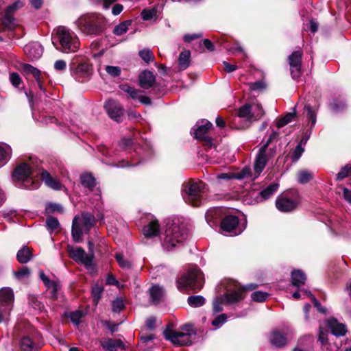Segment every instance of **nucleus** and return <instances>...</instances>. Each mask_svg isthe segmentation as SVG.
<instances>
[{
	"label": "nucleus",
	"instance_id": "ddd939ff",
	"mask_svg": "<svg viewBox=\"0 0 351 351\" xmlns=\"http://www.w3.org/2000/svg\"><path fill=\"white\" fill-rule=\"evenodd\" d=\"M293 336V332L289 327H285L282 330H275L269 336V341L273 346L281 348L285 346L289 340Z\"/></svg>",
	"mask_w": 351,
	"mask_h": 351
},
{
	"label": "nucleus",
	"instance_id": "c756f323",
	"mask_svg": "<svg viewBox=\"0 0 351 351\" xmlns=\"http://www.w3.org/2000/svg\"><path fill=\"white\" fill-rule=\"evenodd\" d=\"M276 208L281 212H290L296 207V203L285 197H278L276 201Z\"/></svg>",
	"mask_w": 351,
	"mask_h": 351
},
{
	"label": "nucleus",
	"instance_id": "c85d7f7f",
	"mask_svg": "<svg viewBox=\"0 0 351 351\" xmlns=\"http://www.w3.org/2000/svg\"><path fill=\"white\" fill-rule=\"evenodd\" d=\"M138 80L141 87L148 89L154 84L156 78L151 71H144L139 75Z\"/></svg>",
	"mask_w": 351,
	"mask_h": 351
},
{
	"label": "nucleus",
	"instance_id": "72a5a7b5",
	"mask_svg": "<svg viewBox=\"0 0 351 351\" xmlns=\"http://www.w3.org/2000/svg\"><path fill=\"white\" fill-rule=\"evenodd\" d=\"M32 258V252L27 246H23L16 254L17 261L22 264L27 263Z\"/></svg>",
	"mask_w": 351,
	"mask_h": 351
},
{
	"label": "nucleus",
	"instance_id": "bb28decb",
	"mask_svg": "<svg viewBox=\"0 0 351 351\" xmlns=\"http://www.w3.org/2000/svg\"><path fill=\"white\" fill-rule=\"evenodd\" d=\"M102 348L106 351H117L119 349L125 350V346L120 339L107 338L101 341Z\"/></svg>",
	"mask_w": 351,
	"mask_h": 351
},
{
	"label": "nucleus",
	"instance_id": "a878e982",
	"mask_svg": "<svg viewBox=\"0 0 351 351\" xmlns=\"http://www.w3.org/2000/svg\"><path fill=\"white\" fill-rule=\"evenodd\" d=\"M143 235L146 238H154L160 235V228L157 219L151 220L143 228Z\"/></svg>",
	"mask_w": 351,
	"mask_h": 351
},
{
	"label": "nucleus",
	"instance_id": "2eb2a0df",
	"mask_svg": "<svg viewBox=\"0 0 351 351\" xmlns=\"http://www.w3.org/2000/svg\"><path fill=\"white\" fill-rule=\"evenodd\" d=\"M302 56L301 51H295L288 57L291 75L295 80H298L302 75Z\"/></svg>",
	"mask_w": 351,
	"mask_h": 351
},
{
	"label": "nucleus",
	"instance_id": "0eeeda50",
	"mask_svg": "<svg viewBox=\"0 0 351 351\" xmlns=\"http://www.w3.org/2000/svg\"><path fill=\"white\" fill-rule=\"evenodd\" d=\"M245 290L239 285H234L232 290H229L220 297H217L213 300V311L215 313H218L223 311V304H234L243 300Z\"/></svg>",
	"mask_w": 351,
	"mask_h": 351
},
{
	"label": "nucleus",
	"instance_id": "37998d69",
	"mask_svg": "<svg viewBox=\"0 0 351 351\" xmlns=\"http://www.w3.org/2000/svg\"><path fill=\"white\" fill-rule=\"evenodd\" d=\"M313 178V173L302 170L298 172V180L301 184H306L311 180Z\"/></svg>",
	"mask_w": 351,
	"mask_h": 351
},
{
	"label": "nucleus",
	"instance_id": "20e7f679",
	"mask_svg": "<svg viewBox=\"0 0 351 351\" xmlns=\"http://www.w3.org/2000/svg\"><path fill=\"white\" fill-rule=\"evenodd\" d=\"M207 185L198 180H190L182 184V195L184 202L193 206H199L203 202Z\"/></svg>",
	"mask_w": 351,
	"mask_h": 351
},
{
	"label": "nucleus",
	"instance_id": "69168bd1",
	"mask_svg": "<svg viewBox=\"0 0 351 351\" xmlns=\"http://www.w3.org/2000/svg\"><path fill=\"white\" fill-rule=\"evenodd\" d=\"M251 173V169L250 167H244L240 172L237 173L235 176L237 179H243L248 177Z\"/></svg>",
	"mask_w": 351,
	"mask_h": 351
},
{
	"label": "nucleus",
	"instance_id": "412c9836",
	"mask_svg": "<svg viewBox=\"0 0 351 351\" xmlns=\"http://www.w3.org/2000/svg\"><path fill=\"white\" fill-rule=\"evenodd\" d=\"M304 111L306 112V117L311 123V126L310 130H307L304 136L302 138L299 143L301 145H305L307 143L310 137L312 128L315 125L317 121L316 112L313 110L312 108L309 105H306L304 106Z\"/></svg>",
	"mask_w": 351,
	"mask_h": 351
},
{
	"label": "nucleus",
	"instance_id": "ea45409f",
	"mask_svg": "<svg viewBox=\"0 0 351 351\" xmlns=\"http://www.w3.org/2000/svg\"><path fill=\"white\" fill-rule=\"evenodd\" d=\"M131 21H123L117 26L113 29V34L116 36H121L126 33L128 30L129 27L131 25Z\"/></svg>",
	"mask_w": 351,
	"mask_h": 351
},
{
	"label": "nucleus",
	"instance_id": "4d7b16f0",
	"mask_svg": "<svg viewBox=\"0 0 351 351\" xmlns=\"http://www.w3.org/2000/svg\"><path fill=\"white\" fill-rule=\"evenodd\" d=\"M115 258L120 267L124 269H129L131 266L130 263L124 258L122 254L118 253L115 255Z\"/></svg>",
	"mask_w": 351,
	"mask_h": 351
},
{
	"label": "nucleus",
	"instance_id": "39448f33",
	"mask_svg": "<svg viewBox=\"0 0 351 351\" xmlns=\"http://www.w3.org/2000/svg\"><path fill=\"white\" fill-rule=\"evenodd\" d=\"M203 284V274L196 266L191 267L177 280V287L180 291L189 289L197 292Z\"/></svg>",
	"mask_w": 351,
	"mask_h": 351
},
{
	"label": "nucleus",
	"instance_id": "aec40b11",
	"mask_svg": "<svg viewBox=\"0 0 351 351\" xmlns=\"http://www.w3.org/2000/svg\"><path fill=\"white\" fill-rule=\"evenodd\" d=\"M325 324L326 326L331 330L332 334L336 337L343 336L346 335L347 332L346 326L333 317L326 320Z\"/></svg>",
	"mask_w": 351,
	"mask_h": 351
},
{
	"label": "nucleus",
	"instance_id": "864d4df0",
	"mask_svg": "<svg viewBox=\"0 0 351 351\" xmlns=\"http://www.w3.org/2000/svg\"><path fill=\"white\" fill-rule=\"evenodd\" d=\"M103 291L104 288L99 285H95L93 287L92 296L95 304H97L99 301Z\"/></svg>",
	"mask_w": 351,
	"mask_h": 351
},
{
	"label": "nucleus",
	"instance_id": "f03ea898",
	"mask_svg": "<svg viewBox=\"0 0 351 351\" xmlns=\"http://www.w3.org/2000/svg\"><path fill=\"white\" fill-rule=\"evenodd\" d=\"M188 235V229L184 223L178 219L169 220L160 235L161 246L165 251H171L182 245Z\"/></svg>",
	"mask_w": 351,
	"mask_h": 351
},
{
	"label": "nucleus",
	"instance_id": "9d476101",
	"mask_svg": "<svg viewBox=\"0 0 351 351\" xmlns=\"http://www.w3.org/2000/svg\"><path fill=\"white\" fill-rule=\"evenodd\" d=\"M56 38L61 45L62 51L71 53L76 51L80 47V41L77 36L64 26L56 29Z\"/></svg>",
	"mask_w": 351,
	"mask_h": 351
},
{
	"label": "nucleus",
	"instance_id": "bf43d9fd",
	"mask_svg": "<svg viewBox=\"0 0 351 351\" xmlns=\"http://www.w3.org/2000/svg\"><path fill=\"white\" fill-rule=\"evenodd\" d=\"M23 6V3L22 1H16L7 7L5 12L10 14H12L15 11L22 8Z\"/></svg>",
	"mask_w": 351,
	"mask_h": 351
},
{
	"label": "nucleus",
	"instance_id": "4be33fe9",
	"mask_svg": "<svg viewBox=\"0 0 351 351\" xmlns=\"http://www.w3.org/2000/svg\"><path fill=\"white\" fill-rule=\"evenodd\" d=\"M327 335V332H325L322 327L320 326L319 328L318 340L320 341L322 348L326 351H339V343L337 341H334L332 343L328 342Z\"/></svg>",
	"mask_w": 351,
	"mask_h": 351
},
{
	"label": "nucleus",
	"instance_id": "a19ab883",
	"mask_svg": "<svg viewBox=\"0 0 351 351\" xmlns=\"http://www.w3.org/2000/svg\"><path fill=\"white\" fill-rule=\"evenodd\" d=\"M11 155V147L6 144L0 145V162L5 164Z\"/></svg>",
	"mask_w": 351,
	"mask_h": 351
},
{
	"label": "nucleus",
	"instance_id": "a211bd4d",
	"mask_svg": "<svg viewBox=\"0 0 351 351\" xmlns=\"http://www.w3.org/2000/svg\"><path fill=\"white\" fill-rule=\"evenodd\" d=\"M109 117L117 122L121 121L123 115V108L119 102L114 100H108L104 106Z\"/></svg>",
	"mask_w": 351,
	"mask_h": 351
},
{
	"label": "nucleus",
	"instance_id": "393cba45",
	"mask_svg": "<svg viewBox=\"0 0 351 351\" xmlns=\"http://www.w3.org/2000/svg\"><path fill=\"white\" fill-rule=\"evenodd\" d=\"M24 51L29 58L37 60L42 56L43 48L38 43H31L25 46Z\"/></svg>",
	"mask_w": 351,
	"mask_h": 351
},
{
	"label": "nucleus",
	"instance_id": "79ce46f5",
	"mask_svg": "<svg viewBox=\"0 0 351 351\" xmlns=\"http://www.w3.org/2000/svg\"><path fill=\"white\" fill-rule=\"evenodd\" d=\"M188 304L192 307H199L205 303V298L202 295H191L187 299Z\"/></svg>",
	"mask_w": 351,
	"mask_h": 351
},
{
	"label": "nucleus",
	"instance_id": "338daca9",
	"mask_svg": "<svg viewBox=\"0 0 351 351\" xmlns=\"http://www.w3.org/2000/svg\"><path fill=\"white\" fill-rule=\"evenodd\" d=\"M202 46H204V47L210 51H213L215 49L213 43L209 39H204L200 41L199 43V47L202 48Z\"/></svg>",
	"mask_w": 351,
	"mask_h": 351
},
{
	"label": "nucleus",
	"instance_id": "f704fd0d",
	"mask_svg": "<svg viewBox=\"0 0 351 351\" xmlns=\"http://www.w3.org/2000/svg\"><path fill=\"white\" fill-rule=\"evenodd\" d=\"M191 53L189 50L182 51L178 58V66L181 71L187 69L190 64Z\"/></svg>",
	"mask_w": 351,
	"mask_h": 351
},
{
	"label": "nucleus",
	"instance_id": "dca6fc26",
	"mask_svg": "<svg viewBox=\"0 0 351 351\" xmlns=\"http://www.w3.org/2000/svg\"><path fill=\"white\" fill-rule=\"evenodd\" d=\"M82 185L89 191L93 192L97 201H101V191L99 187H96V179L90 173H84L80 176Z\"/></svg>",
	"mask_w": 351,
	"mask_h": 351
},
{
	"label": "nucleus",
	"instance_id": "09e8293b",
	"mask_svg": "<svg viewBox=\"0 0 351 351\" xmlns=\"http://www.w3.org/2000/svg\"><path fill=\"white\" fill-rule=\"evenodd\" d=\"M138 54L141 58L146 63L150 62L154 58V54L149 49H142L139 51Z\"/></svg>",
	"mask_w": 351,
	"mask_h": 351
},
{
	"label": "nucleus",
	"instance_id": "1a4fd4ad",
	"mask_svg": "<svg viewBox=\"0 0 351 351\" xmlns=\"http://www.w3.org/2000/svg\"><path fill=\"white\" fill-rule=\"evenodd\" d=\"M95 225V217L90 213H83L75 216L72 223V237L75 242H80L83 232L88 233Z\"/></svg>",
	"mask_w": 351,
	"mask_h": 351
},
{
	"label": "nucleus",
	"instance_id": "c03bdc74",
	"mask_svg": "<svg viewBox=\"0 0 351 351\" xmlns=\"http://www.w3.org/2000/svg\"><path fill=\"white\" fill-rule=\"evenodd\" d=\"M60 223L56 217L49 216L46 219V226L50 232L57 230L60 228Z\"/></svg>",
	"mask_w": 351,
	"mask_h": 351
},
{
	"label": "nucleus",
	"instance_id": "49530a36",
	"mask_svg": "<svg viewBox=\"0 0 351 351\" xmlns=\"http://www.w3.org/2000/svg\"><path fill=\"white\" fill-rule=\"evenodd\" d=\"M45 212L48 214L54 213H62L63 212V207L59 204L49 202L45 206Z\"/></svg>",
	"mask_w": 351,
	"mask_h": 351
},
{
	"label": "nucleus",
	"instance_id": "e433bc0d",
	"mask_svg": "<svg viewBox=\"0 0 351 351\" xmlns=\"http://www.w3.org/2000/svg\"><path fill=\"white\" fill-rule=\"evenodd\" d=\"M278 186L279 184L278 183L269 184L267 188L259 193V197H261L263 200L269 199L278 190Z\"/></svg>",
	"mask_w": 351,
	"mask_h": 351
},
{
	"label": "nucleus",
	"instance_id": "7c9ffc66",
	"mask_svg": "<svg viewBox=\"0 0 351 351\" xmlns=\"http://www.w3.org/2000/svg\"><path fill=\"white\" fill-rule=\"evenodd\" d=\"M222 217V210L221 208H214L209 210L206 213L205 218L210 226H217L218 221Z\"/></svg>",
	"mask_w": 351,
	"mask_h": 351
},
{
	"label": "nucleus",
	"instance_id": "5fc2aeb1",
	"mask_svg": "<svg viewBox=\"0 0 351 351\" xmlns=\"http://www.w3.org/2000/svg\"><path fill=\"white\" fill-rule=\"evenodd\" d=\"M351 175V165L344 166L341 170L337 174V180H342L345 178Z\"/></svg>",
	"mask_w": 351,
	"mask_h": 351
},
{
	"label": "nucleus",
	"instance_id": "13d9d810",
	"mask_svg": "<svg viewBox=\"0 0 351 351\" xmlns=\"http://www.w3.org/2000/svg\"><path fill=\"white\" fill-rule=\"evenodd\" d=\"M105 71L112 77H117L121 74V68L117 66H106Z\"/></svg>",
	"mask_w": 351,
	"mask_h": 351
},
{
	"label": "nucleus",
	"instance_id": "8fccbe9b",
	"mask_svg": "<svg viewBox=\"0 0 351 351\" xmlns=\"http://www.w3.org/2000/svg\"><path fill=\"white\" fill-rule=\"evenodd\" d=\"M14 19L12 14L5 12L3 17V25L8 29H12L14 27Z\"/></svg>",
	"mask_w": 351,
	"mask_h": 351
},
{
	"label": "nucleus",
	"instance_id": "cd10ccee",
	"mask_svg": "<svg viewBox=\"0 0 351 351\" xmlns=\"http://www.w3.org/2000/svg\"><path fill=\"white\" fill-rule=\"evenodd\" d=\"M22 69L26 76L32 75L36 79L40 90L45 93V88H43L40 79V71L38 69L28 64H23Z\"/></svg>",
	"mask_w": 351,
	"mask_h": 351
},
{
	"label": "nucleus",
	"instance_id": "a18cd8bd",
	"mask_svg": "<svg viewBox=\"0 0 351 351\" xmlns=\"http://www.w3.org/2000/svg\"><path fill=\"white\" fill-rule=\"evenodd\" d=\"M30 274V269L27 267H23L20 268L19 270L13 271L14 277L19 280H22L29 278Z\"/></svg>",
	"mask_w": 351,
	"mask_h": 351
},
{
	"label": "nucleus",
	"instance_id": "052dcab7",
	"mask_svg": "<svg viewBox=\"0 0 351 351\" xmlns=\"http://www.w3.org/2000/svg\"><path fill=\"white\" fill-rule=\"evenodd\" d=\"M156 10L155 8L144 10L141 14L142 18L145 21H148L153 19L156 16Z\"/></svg>",
	"mask_w": 351,
	"mask_h": 351
},
{
	"label": "nucleus",
	"instance_id": "6e6552de",
	"mask_svg": "<svg viewBox=\"0 0 351 351\" xmlns=\"http://www.w3.org/2000/svg\"><path fill=\"white\" fill-rule=\"evenodd\" d=\"M193 335H195L193 327L189 324L183 326L179 331L167 329L164 332L165 337L176 346L191 345V336Z\"/></svg>",
	"mask_w": 351,
	"mask_h": 351
},
{
	"label": "nucleus",
	"instance_id": "603ef678",
	"mask_svg": "<svg viewBox=\"0 0 351 351\" xmlns=\"http://www.w3.org/2000/svg\"><path fill=\"white\" fill-rule=\"evenodd\" d=\"M227 316L225 313H222L217 316L213 321L212 325L215 329L219 328L226 322Z\"/></svg>",
	"mask_w": 351,
	"mask_h": 351
},
{
	"label": "nucleus",
	"instance_id": "b1692460",
	"mask_svg": "<svg viewBox=\"0 0 351 351\" xmlns=\"http://www.w3.org/2000/svg\"><path fill=\"white\" fill-rule=\"evenodd\" d=\"M39 276L47 289L51 290V298L53 300L57 299L58 291L60 289V282L50 280L42 270L39 271Z\"/></svg>",
	"mask_w": 351,
	"mask_h": 351
},
{
	"label": "nucleus",
	"instance_id": "9b49d317",
	"mask_svg": "<svg viewBox=\"0 0 351 351\" xmlns=\"http://www.w3.org/2000/svg\"><path fill=\"white\" fill-rule=\"evenodd\" d=\"M245 229V224L239 223V218L233 215H228L221 221V230L223 234L236 236Z\"/></svg>",
	"mask_w": 351,
	"mask_h": 351
},
{
	"label": "nucleus",
	"instance_id": "7ed1b4c3",
	"mask_svg": "<svg viewBox=\"0 0 351 351\" xmlns=\"http://www.w3.org/2000/svg\"><path fill=\"white\" fill-rule=\"evenodd\" d=\"M76 28L85 35L97 36L105 29L106 21L97 13H87L79 16L74 22Z\"/></svg>",
	"mask_w": 351,
	"mask_h": 351
},
{
	"label": "nucleus",
	"instance_id": "473e14b6",
	"mask_svg": "<svg viewBox=\"0 0 351 351\" xmlns=\"http://www.w3.org/2000/svg\"><path fill=\"white\" fill-rule=\"evenodd\" d=\"M306 280L305 274L300 269H295L291 272V283L293 286L300 287L304 285Z\"/></svg>",
	"mask_w": 351,
	"mask_h": 351
},
{
	"label": "nucleus",
	"instance_id": "6e6d98bb",
	"mask_svg": "<svg viewBox=\"0 0 351 351\" xmlns=\"http://www.w3.org/2000/svg\"><path fill=\"white\" fill-rule=\"evenodd\" d=\"M250 89L252 91L261 92L266 87L265 83L263 80L249 84Z\"/></svg>",
	"mask_w": 351,
	"mask_h": 351
},
{
	"label": "nucleus",
	"instance_id": "0e129e2a",
	"mask_svg": "<svg viewBox=\"0 0 351 351\" xmlns=\"http://www.w3.org/2000/svg\"><path fill=\"white\" fill-rule=\"evenodd\" d=\"M123 306V302L121 298H117L112 302V311L114 312H119Z\"/></svg>",
	"mask_w": 351,
	"mask_h": 351
},
{
	"label": "nucleus",
	"instance_id": "3c124183",
	"mask_svg": "<svg viewBox=\"0 0 351 351\" xmlns=\"http://www.w3.org/2000/svg\"><path fill=\"white\" fill-rule=\"evenodd\" d=\"M252 299L258 302H263L267 300L268 298V293L263 291H254L251 295Z\"/></svg>",
	"mask_w": 351,
	"mask_h": 351
},
{
	"label": "nucleus",
	"instance_id": "f257e3e1",
	"mask_svg": "<svg viewBox=\"0 0 351 351\" xmlns=\"http://www.w3.org/2000/svg\"><path fill=\"white\" fill-rule=\"evenodd\" d=\"M40 162L36 158H30L27 162H22L15 168L12 173L13 180L22 182L23 186L27 189H38L40 183L34 179V174L39 176L40 179L49 188L60 190L62 184L46 170L40 168Z\"/></svg>",
	"mask_w": 351,
	"mask_h": 351
},
{
	"label": "nucleus",
	"instance_id": "2f4dec72",
	"mask_svg": "<svg viewBox=\"0 0 351 351\" xmlns=\"http://www.w3.org/2000/svg\"><path fill=\"white\" fill-rule=\"evenodd\" d=\"M150 300L153 304L159 303L164 297L163 289L158 285H154L149 289Z\"/></svg>",
	"mask_w": 351,
	"mask_h": 351
},
{
	"label": "nucleus",
	"instance_id": "774afa93",
	"mask_svg": "<svg viewBox=\"0 0 351 351\" xmlns=\"http://www.w3.org/2000/svg\"><path fill=\"white\" fill-rule=\"evenodd\" d=\"M341 190L342 191V195L343 199L350 204H351V190L346 187L341 186Z\"/></svg>",
	"mask_w": 351,
	"mask_h": 351
},
{
	"label": "nucleus",
	"instance_id": "680f3d73",
	"mask_svg": "<svg viewBox=\"0 0 351 351\" xmlns=\"http://www.w3.org/2000/svg\"><path fill=\"white\" fill-rule=\"evenodd\" d=\"M304 152V149L302 147V145L298 144L293 152V155H292L293 160L294 161L298 160L301 157V156Z\"/></svg>",
	"mask_w": 351,
	"mask_h": 351
},
{
	"label": "nucleus",
	"instance_id": "5701e85b",
	"mask_svg": "<svg viewBox=\"0 0 351 351\" xmlns=\"http://www.w3.org/2000/svg\"><path fill=\"white\" fill-rule=\"evenodd\" d=\"M39 276L47 289L51 290V298L53 300L57 299L58 291L60 289V282L50 280L42 270L39 271Z\"/></svg>",
	"mask_w": 351,
	"mask_h": 351
},
{
	"label": "nucleus",
	"instance_id": "4468645a",
	"mask_svg": "<svg viewBox=\"0 0 351 351\" xmlns=\"http://www.w3.org/2000/svg\"><path fill=\"white\" fill-rule=\"evenodd\" d=\"M67 251L70 257L77 263L83 264L87 269L93 265L92 257L80 247L68 245Z\"/></svg>",
	"mask_w": 351,
	"mask_h": 351
},
{
	"label": "nucleus",
	"instance_id": "f8f14e48",
	"mask_svg": "<svg viewBox=\"0 0 351 351\" xmlns=\"http://www.w3.org/2000/svg\"><path fill=\"white\" fill-rule=\"evenodd\" d=\"M264 111L260 104H248L241 107L238 112V116L250 122L256 121L262 117Z\"/></svg>",
	"mask_w": 351,
	"mask_h": 351
},
{
	"label": "nucleus",
	"instance_id": "4c0bfd02",
	"mask_svg": "<svg viewBox=\"0 0 351 351\" xmlns=\"http://www.w3.org/2000/svg\"><path fill=\"white\" fill-rule=\"evenodd\" d=\"M86 313L81 310L71 311L68 314V317L71 322L76 326H78L82 322V319L85 316Z\"/></svg>",
	"mask_w": 351,
	"mask_h": 351
},
{
	"label": "nucleus",
	"instance_id": "de8ad7c7",
	"mask_svg": "<svg viewBox=\"0 0 351 351\" xmlns=\"http://www.w3.org/2000/svg\"><path fill=\"white\" fill-rule=\"evenodd\" d=\"M332 110L335 112H342L346 108L345 101L342 99H335L330 104Z\"/></svg>",
	"mask_w": 351,
	"mask_h": 351
},
{
	"label": "nucleus",
	"instance_id": "58836bf2",
	"mask_svg": "<svg viewBox=\"0 0 351 351\" xmlns=\"http://www.w3.org/2000/svg\"><path fill=\"white\" fill-rule=\"evenodd\" d=\"M20 347L23 351H36L35 343L29 337H24L20 341Z\"/></svg>",
	"mask_w": 351,
	"mask_h": 351
},
{
	"label": "nucleus",
	"instance_id": "423d86ee",
	"mask_svg": "<svg viewBox=\"0 0 351 351\" xmlns=\"http://www.w3.org/2000/svg\"><path fill=\"white\" fill-rule=\"evenodd\" d=\"M278 133L273 132L267 142L260 148L254 165V172L258 176L264 169L268 160L274 156L276 147H271L272 142L277 138Z\"/></svg>",
	"mask_w": 351,
	"mask_h": 351
},
{
	"label": "nucleus",
	"instance_id": "f3484780",
	"mask_svg": "<svg viewBox=\"0 0 351 351\" xmlns=\"http://www.w3.org/2000/svg\"><path fill=\"white\" fill-rule=\"evenodd\" d=\"M196 126L197 128L194 132L195 137L205 141L206 144L210 147L212 139L207 135V132L213 127L212 123L207 120H202L201 123H197Z\"/></svg>",
	"mask_w": 351,
	"mask_h": 351
},
{
	"label": "nucleus",
	"instance_id": "c9c22d12",
	"mask_svg": "<svg viewBox=\"0 0 351 351\" xmlns=\"http://www.w3.org/2000/svg\"><path fill=\"white\" fill-rule=\"evenodd\" d=\"M119 87L123 92L126 93L134 100H138L141 94L143 93L142 90L136 89L127 84H122Z\"/></svg>",
	"mask_w": 351,
	"mask_h": 351
},
{
	"label": "nucleus",
	"instance_id": "6ab92c4d",
	"mask_svg": "<svg viewBox=\"0 0 351 351\" xmlns=\"http://www.w3.org/2000/svg\"><path fill=\"white\" fill-rule=\"evenodd\" d=\"M14 300V292L11 288L3 287L0 289V306H5L8 311H10Z\"/></svg>",
	"mask_w": 351,
	"mask_h": 351
},
{
	"label": "nucleus",
	"instance_id": "e2e57ef3",
	"mask_svg": "<svg viewBox=\"0 0 351 351\" xmlns=\"http://www.w3.org/2000/svg\"><path fill=\"white\" fill-rule=\"evenodd\" d=\"M309 298L311 299L315 307L317 309L318 311L324 314L326 313V308L321 306L319 301L311 294V293H309Z\"/></svg>",
	"mask_w": 351,
	"mask_h": 351
}]
</instances>
